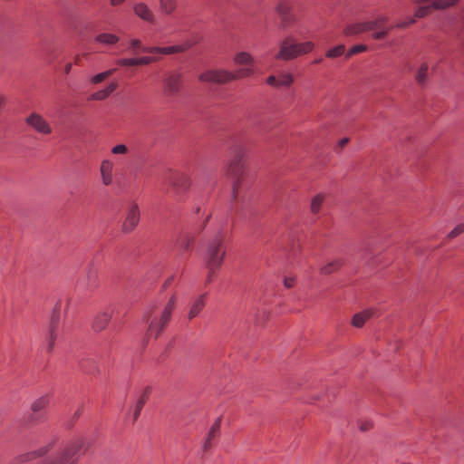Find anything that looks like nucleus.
Listing matches in <instances>:
<instances>
[{
  "mask_svg": "<svg viewBox=\"0 0 464 464\" xmlns=\"http://www.w3.org/2000/svg\"><path fill=\"white\" fill-rule=\"evenodd\" d=\"M175 304L176 296L172 295L162 308L156 304L148 307L143 315V320L148 324V336L157 338L160 334L170 320Z\"/></svg>",
  "mask_w": 464,
  "mask_h": 464,
  "instance_id": "nucleus-1",
  "label": "nucleus"
},
{
  "mask_svg": "<svg viewBox=\"0 0 464 464\" xmlns=\"http://www.w3.org/2000/svg\"><path fill=\"white\" fill-rule=\"evenodd\" d=\"M160 183L166 193L178 201L183 198L191 185L190 178L186 172L174 169L166 170L160 177Z\"/></svg>",
  "mask_w": 464,
  "mask_h": 464,
  "instance_id": "nucleus-2",
  "label": "nucleus"
},
{
  "mask_svg": "<svg viewBox=\"0 0 464 464\" xmlns=\"http://www.w3.org/2000/svg\"><path fill=\"white\" fill-rule=\"evenodd\" d=\"M388 21V17L384 15H379L375 19L371 21L355 22L348 24L343 33L346 35H355L370 31H373L372 38L375 40L384 39L389 31L392 27H387L385 24Z\"/></svg>",
  "mask_w": 464,
  "mask_h": 464,
  "instance_id": "nucleus-3",
  "label": "nucleus"
},
{
  "mask_svg": "<svg viewBox=\"0 0 464 464\" xmlns=\"http://www.w3.org/2000/svg\"><path fill=\"white\" fill-rule=\"evenodd\" d=\"M246 159L242 152L237 153L230 160L227 176L232 182V199L237 201L244 189L249 185L246 182V172L245 170Z\"/></svg>",
  "mask_w": 464,
  "mask_h": 464,
  "instance_id": "nucleus-4",
  "label": "nucleus"
},
{
  "mask_svg": "<svg viewBox=\"0 0 464 464\" xmlns=\"http://www.w3.org/2000/svg\"><path fill=\"white\" fill-rule=\"evenodd\" d=\"M227 251L224 246V236L217 234L207 245L204 252V262L210 275H215L221 268Z\"/></svg>",
  "mask_w": 464,
  "mask_h": 464,
  "instance_id": "nucleus-5",
  "label": "nucleus"
},
{
  "mask_svg": "<svg viewBox=\"0 0 464 464\" xmlns=\"http://www.w3.org/2000/svg\"><path fill=\"white\" fill-rule=\"evenodd\" d=\"M83 445L81 438L68 441L54 456L44 459L43 464H76Z\"/></svg>",
  "mask_w": 464,
  "mask_h": 464,
  "instance_id": "nucleus-6",
  "label": "nucleus"
},
{
  "mask_svg": "<svg viewBox=\"0 0 464 464\" xmlns=\"http://www.w3.org/2000/svg\"><path fill=\"white\" fill-rule=\"evenodd\" d=\"M25 123L34 131L43 136L52 134L53 128L47 120L38 112H31L24 120Z\"/></svg>",
  "mask_w": 464,
  "mask_h": 464,
  "instance_id": "nucleus-7",
  "label": "nucleus"
},
{
  "mask_svg": "<svg viewBox=\"0 0 464 464\" xmlns=\"http://www.w3.org/2000/svg\"><path fill=\"white\" fill-rule=\"evenodd\" d=\"M199 81L204 82L227 83L235 80L232 72L227 70H209L199 75Z\"/></svg>",
  "mask_w": 464,
  "mask_h": 464,
  "instance_id": "nucleus-8",
  "label": "nucleus"
},
{
  "mask_svg": "<svg viewBox=\"0 0 464 464\" xmlns=\"http://www.w3.org/2000/svg\"><path fill=\"white\" fill-rule=\"evenodd\" d=\"M276 59L283 61H290L297 56L296 42L292 36H286L279 44V51L276 54Z\"/></svg>",
  "mask_w": 464,
  "mask_h": 464,
  "instance_id": "nucleus-9",
  "label": "nucleus"
},
{
  "mask_svg": "<svg viewBox=\"0 0 464 464\" xmlns=\"http://www.w3.org/2000/svg\"><path fill=\"white\" fill-rule=\"evenodd\" d=\"M50 403V396L48 394L43 395L35 399L31 404L32 415L30 421L39 422L44 419V410Z\"/></svg>",
  "mask_w": 464,
  "mask_h": 464,
  "instance_id": "nucleus-10",
  "label": "nucleus"
},
{
  "mask_svg": "<svg viewBox=\"0 0 464 464\" xmlns=\"http://www.w3.org/2000/svg\"><path fill=\"white\" fill-rule=\"evenodd\" d=\"M195 42L188 41L183 44L173 45L169 47H143L142 52L147 53L172 54L181 53L190 48Z\"/></svg>",
  "mask_w": 464,
  "mask_h": 464,
  "instance_id": "nucleus-11",
  "label": "nucleus"
},
{
  "mask_svg": "<svg viewBox=\"0 0 464 464\" xmlns=\"http://www.w3.org/2000/svg\"><path fill=\"white\" fill-rule=\"evenodd\" d=\"M459 0H435L430 5L420 6L415 12L416 18H422L428 15L432 9H446L455 5Z\"/></svg>",
  "mask_w": 464,
  "mask_h": 464,
  "instance_id": "nucleus-12",
  "label": "nucleus"
},
{
  "mask_svg": "<svg viewBox=\"0 0 464 464\" xmlns=\"http://www.w3.org/2000/svg\"><path fill=\"white\" fill-rule=\"evenodd\" d=\"M294 76L290 72H281L277 75H270L266 83L276 88H288L294 83Z\"/></svg>",
  "mask_w": 464,
  "mask_h": 464,
  "instance_id": "nucleus-13",
  "label": "nucleus"
},
{
  "mask_svg": "<svg viewBox=\"0 0 464 464\" xmlns=\"http://www.w3.org/2000/svg\"><path fill=\"white\" fill-rule=\"evenodd\" d=\"M181 86V75L177 72L168 74L164 80V92L168 96H174L179 93Z\"/></svg>",
  "mask_w": 464,
  "mask_h": 464,
  "instance_id": "nucleus-14",
  "label": "nucleus"
},
{
  "mask_svg": "<svg viewBox=\"0 0 464 464\" xmlns=\"http://www.w3.org/2000/svg\"><path fill=\"white\" fill-rule=\"evenodd\" d=\"M140 221V209L137 204H132L127 213L126 218L122 224V231L130 233L134 230Z\"/></svg>",
  "mask_w": 464,
  "mask_h": 464,
  "instance_id": "nucleus-15",
  "label": "nucleus"
},
{
  "mask_svg": "<svg viewBox=\"0 0 464 464\" xmlns=\"http://www.w3.org/2000/svg\"><path fill=\"white\" fill-rule=\"evenodd\" d=\"M58 329H59V314L53 315L50 325H49V334L47 337V351L51 353L54 348V343L56 339L58 338Z\"/></svg>",
  "mask_w": 464,
  "mask_h": 464,
  "instance_id": "nucleus-16",
  "label": "nucleus"
},
{
  "mask_svg": "<svg viewBox=\"0 0 464 464\" xmlns=\"http://www.w3.org/2000/svg\"><path fill=\"white\" fill-rule=\"evenodd\" d=\"M53 443L50 442L36 450H33L27 453L21 454L15 458V461L17 462H26L33 460L36 458L43 457L46 455L52 449Z\"/></svg>",
  "mask_w": 464,
  "mask_h": 464,
  "instance_id": "nucleus-17",
  "label": "nucleus"
},
{
  "mask_svg": "<svg viewBox=\"0 0 464 464\" xmlns=\"http://www.w3.org/2000/svg\"><path fill=\"white\" fill-rule=\"evenodd\" d=\"M135 14L145 22L153 24L155 22V15L152 10L143 2L136 3L133 5Z\"/></svg>",
  "mask_w": 464,
  "mask_h": 464,
  "instance_id": "nucleus-18",
  "label": "nucleus"
},
{
  "mask_svg": "<svg viewBox=\"0 0 464 464\" xmlns=\"http://www.w3.org/2000/svg\"><path fill=\"white\" fill-rule=\"evenodd\" d=\"M112 314V308H107L105 311L98 313L92 323L93 329L96 332L103 330L111 320Z\"/></svg>",
  "mask_w": 464,
  "mask_h": 464,
  "instance_id": "nucleus-19",
  "label": "nucleus"
},
{
  "mask_svg": "<svg viewBox=\"0 0 464 464\" xmlns=\"http://www.w3.org/2000/svg\"><path fill=\"white\" fill-rule=\"evenodd\" d=\"M113 164L108 160H104L100 168L102 181L103 185L109 186L112 183Z\"/></svg>",
  "mask_w": 464,
  "mask_h": 464,
  "instance_id": "nucleus-20",
  "label": "nucleus"
},
{
  "mask_svg": "<svg viewBox=\"0 0 464 464\" xmlns=\"http://www.w3.org/2000/svg\"><path fill=\"white\" fill-rule=\"evenodd\" d=\"M220 425H221V420L218 418L215 420V422L210 427L208 436L203 443L204 451H208L211 448V446H212L211 441L216 437H218V435L219 433V430H220Z\"/></svg>",
  "mask_w": 464,
  "mask_h": 464,
  "instance_id": "nucleus-21",
  "label": "nucleus"
},
{
  "mask_svg": "<svg viewBox=\"0 0 464 464\" xmlns=\"http://www.w3.org/2000/svg\"><path fill=\"white\" fill-rule=\"evenodd\" d=\"M206 294H203L197 297L190 304L188 317L189 320L195 318L205 306Z\"/></svg>",
  "mask_w": 464,
  "mask_h": 464,
  "instance_id": "nucleus-22",
  "label": "nucleus"
},
{
  "mask_svg": "<svg viewBox=\"0 0 464 464\" xmlns=\"http://www.w3.org/2000/svg\"><path fill=\"white\" fill-rule=\"evenodd\" d=\"M120 38L113 34L103 33L96 36L95 41L105 45H113L119 42Z\"/></svg>",
  "mask_w": 464,
  "mask_h": 464,
  "instance_id": "nucleus-23",
  "label": "nucleus"
},
{
  "mask_svg": "<svg viewBox=\"0 0 464 464\" xmlns=\"http://www.w3.org/2000/svg\"><path fill=\"white\" fill-rule=\"evenodd\" d=\"M234 63L237 65H252L254 58L246 52H239L235 55Z\"/></svg>",
  "mask_w": 464,
  "mask_h": 464,
  "instance_id": "nucleus-24",
  "label": "nucleus"
},
{
  "mask_svg": "<svg viewBox=\"0 0 464 464\" xmlns=\"http://www.w3.org/2000/svg\"><path fill=\"white\" fill-rule=\"evenodd\" d=\"M343 265V262L341 259H334L332 261H329L324 266H323L320 268V272L323 275H330L335 271H337Z\"/></svg>",
  "mask_w": 464,
  "mask_h": 464,
  "instance_id": "nucleus-25",
  "label": "nucleus"
},
{
  "mask_svg": "<svg viewBox=\"0 0 464 464\" xmlns=\"http://www.w3.org/2000/svg\"><path fill=\"white\" fill-rule=\"evenodd\" d=\"M372 314V311L365 310L362 313L354 314L352 320L353 325L355 327H362L364 323L371 318Z\"/></svg>",
  "mask_w": 464,
  "mask_h": 464,
  "instance_id": "nucleus-26",
  "label": "nucleus"
},
{
  "mask_svg": "<svg viewBox=\"0 0 464 464\" xmlns=\"http://www.w3.org/2000/svg\"><path fill=\"white\" fill-rule=\"evenodd\" d=\"M150 392V389L147 388L143 394L140 397V399L138 400V401L136 402V405H135V410H134V412H133V421L137 420V419L139 418L140 414V411L148 399V393Z\"/></svg>",
  "mask_w": 464,
  "mask_h": 464,
  "instance_id": "nucleus-27",
  "label": "nucleus"
},
{
  "mask_svg": "<svg viewBox=\"0 0 464 464\" xmlns=\"http://www.w3.org/2000/svg\"><path fill=\"white\" fill-rule=\"evenodd\" d=\"M429 66L426 63H421L415 73V81L419 84H424L428 77Z\"/></svg>",
  "mask_w": 464,
  "mask_h": 464,
  "instance_id": "nucleus-28",
  "label": "nucleus"
},
{
  "mask_svg": "<svg viewBox=\"0 0 464 464\" xmlns=\"http://www.w3.org/2000/svg\"><path fill=\"white\" fill-rule=\"evenodd\" d=\"M116 71V68H111L102 72L97 73L91 77L90 82L92 84H98L111 76Z\"/></svg>",
  "mask_w": 464,
  "mask_h": 464,
  "instance_id": "nucleus-29",
  "label": "nucleus"
},
{
  "mask_svg": "<svg viewBox=\"0 0 464 464\" xmlns=\"http://www.w3.org/2000/svg\"><path fill=\"white\" fill-rule=\"evenodd\" d=\"M324 194H317L315 195L311 201V211L313 214H317L324 203Z\"/></svg>",
  "mask_w": 464,
  "mask_h": 464,
  "instance_id": "nucleus-30",
  "label": "nucleus"
},
{
  "mask_svg": "<svg viewBox=\"0 0 464 464\" xmlns=\"http://www.w3.org/2000/svg\"><path fill=\"white\" fill-rule=\"evenodd\" d=\"M194 243V237L190 235H184L178 242L179 247L183 251H189Z\"/></svg>",
  "mask_w": 464,
  "mask_h": 464,
  "instance_id": "nucleus-31",
  "label": "nucleus"
},
{
  "mask_svg": "<svg viewBox=\"0 0 464 464\" xmlns=\"http://www.w3.org/2000/svg\"><path fill=\"white\" fill-rule=\"evenodd\" d=\"M297 47V56L309 53L314 48V44L313 42H304V43H296Z\"/></svg>",
  "mask_w": 464,
  "mask_h": 464,
  "instance_id": "nucleus-32",
  "label": "nucleus"
},
{
  "mask_svg": "<svg viewBox=\"0 0 464 464\" xmlns=\"http://www.w3.org/2000/svg\"><path fill=\"white\" fill-rule=\"evenodd\" d=\"M160 6L163 13L170 14L176 7L175 0H160Z\"/></svg>",
  "mask_w": 464,
  "mask_h": 464,
  "instance_id": "nucleus-33",
  "label": "nucleus"
},
{
  "mask_svg": "<svg viewBox=\"0 0 464 464\" xmlns=\"http://www.w3.org/2000/svg\"><path fill=\"white\" fill-rule=\"evenodd\" d=\"M253 73L254 70L252 69L251 65H246V67L237 70L236 72H233L235 80L249 77Z\"/></svg>",
  "mask_w": 464,
  "mask_h": 464,
  "instance_id": "nucleus-34",
  "label": "nucleus"
},
{
  "mask_svg": "<svg viewBox=\"0 0 464 464\" xmlns=\"http://www.w3.org/2000/svg\"><path fill=\"white\" fill-rule=\"evenodd\" d=\"M344 50H345L344 45L339 44L334 48L329 49L326 52L325 56L327 58H336V57L341 56L344 53Z\"/></svg>",
  "mask_w": 464,
  "mask_h": 464,
  "instance_id": "nucleus-35",
  "label": "nucleus"
},
{
  "mask_svg": "<svg viewBox=\"0 0 464 464\" xmlns=\"http://www.w3.org/2000/svg\"><path fill=\"white\" fill-rule=\"evenodd\" d=\"M280 18L281 27L284 29L289 27L295 22V17L292 13L281 15Z\"/></svg>",
  "mask_w": 464,
  "mask_h": 464,
  "instance_id": "nucleus-36",
  "label": "nucleus"
},
{
  "mask_svg": "<svg viewBox=\"0 0 464 464\" xmlns=\"http://www.w3.org/2000/svg\"><path fill=\"white\" fill-rule=\"evenodd\" d=\"M279 16L292 13L291 5L286 2H281L276 6Z\"/></svg>",
  "mask_w": 464,
  "mask_h": 464,
  "instance_id": "nucleus-37",
  "label": "nucleus"
},
{
  "mask_svg": "<svg viewBox=\"0 0 464 464\" xmlns=\"http://www.w3.org/2000/svg\"><path fill=\"white\" fill-rule=\"evenodd\" d=\"M157 61L156 57L152 56H141L135 58V65H147Z\"/></svg>",
  "mask_w": 464,
  "mask_h": 464,
  "instance_id": "nucleus-38",
  "label": "nucleus"
},
{
  "mask_svg": "<svg viewBox=\"0 0 464 464\" xmlns=\"http://www.w3.org/2000/svg\"><path fill=\"white\" fill-rule=\"evenodd\" d=\"M110 95L107 93V92L105 91V89H102V90H100L96 92H93L91 96H90V100H92V101H104L106 100Z\"/></svg>",
  "mask_w": 464,
  "mask_h": 464,
  "instance_id": "nucleus-39",
  "label": "nucleus"
},
{
  "mask_svg": "<svg viewBox=\"0 0 464 464\" xmlns=\"http://www.w3.org/2000/svg\"><path fill=\"white\" fill-rule=\"evenodd\" d=\"M130 46L131 52L133 53H137L139 50L142 51V48L144 47L142 45L141 41L139 40V39H132V40H130Z\"/></svg>",
  "mask_w": 464,
  "mask_h": 464,
  "instance_id": "nucleus-40",
  "label": "nucleus"
},
{
  "mask_svg": "<svg viewBox=\"0 0 464 464\" xmlns=\"http://www.w3.org/2000/svg\"><path fill=\"white\" fill-rule=\"evenodd\" d=\"M115 63L119 66H136L135 58H121L118 59Z\"/></svg>",
  "mask_w": 464,
  "mask_h": 464,
  "instance_id": "nucleus-41",
  "label": "nucleus"
},
{
  "mask_svg": "<svg viewBox=\"0 0 464 464\" xmlns=\"http://www.w3.org/2000/svg\"><path fill=\"white\" fill-rule=\"evenodd\" d=\"M366 49H367L366 45H363V44L354 45L353 47H352L349 50L347 56L350 57L353 54L364 52V51H366Z\"/></svg>",
  "mask_w": 464,
  "mask_h": 464,
  "instance_id": "nucleus-42",
  "label": "nucleus"
},
{
  "mask_svg": "<svg viewBox=\"0 0 464 464\" xmlns=\"http://www.w3.org/2000/svg\"><path fill=\"white\" fill-rule=\"evenodd\" d=\"M87 276H88V280H89V284H88L87 287H95L97 285L96 284V277H97L96 272L92 269H89Z\"/></svg>",
  "mask_w": 464,
  "mask_h": 464,
  "instance_id": "nucleus-43",
  "label": "nucleus"
},
{
  "mask_svg": "<svg viewBox=\"0 0 464 464\" xmlns=\"http://www.w3.org/2000/svg\"><path fill=\"white\" fill-rule=\"evenodd\" d=\"M464 232V224L458 225L454 229L449 233L450 238H454Z\"/></svg>",
  "mask_w": 464,
  "mask_h": 464,
  "instance_id": "nucleus-44",
  "label": "nucleus"
},
{
  "mask_svg": "<svg viewBox=\"0 0 464 464\" xmlns=\"http://www.w3.org/2000/svg\"><path fill=\"white\" fill-rule=\"evenodd\" d=\"M372 427V422L371 420H362L360 422V430L362 431H367Z\"/></svg>",
  "mask_w": 464,
  "mask_h": 464,
  "instance_id": "nucleus-45",
  "label": "nucleus"
},
{
  "mask_svg": "<svg viewBox=\"0 0 464 464\" xmlns=\"http://www.w3.org/2000/svg\"><path fill=\"white\" fill-rule=\"evenodd\" d=\"M118 88V83L116 82H110L104 89L109 95H111L116 89Z\"/></svg>",
  "mask_w": 464,
  "mask_h": 464,
  "instance_id": "nucleus-46",
  "label": "nucleus"
},
{
  "mask_svg": "<svg viewBox=\"0 0 464 464\" xmlns=\"http://www.w3.org/2000/svg\"><path fill=\"white\" fill-rule=\"evenodd\" d=\"M415 23V19L414 18H411L409 21L407 22H399L396 24L395 27L397 28H405L407 26H409L410 24H412Z\"/></svg>",
  "mask_w": 464,
  "mask_h": 464,
  "instance_id": "nucleus-47",
  "label": "nucleus"
},
{
  "mask_svg": "<svg viewBox=\"0 0 464 464\" xmlns=\"http://www.w3.org/2000/svg\"><path fill=\"white\" fill-rule=\"evenodd\" d=\"M127 152V147H113L112 153L124 154Z\"/></svg>",
  "mask_w": 464,
  "mask_h": 464,
  "instance_id": "nucleus-48",
  "label": "nucleus"
},
{
  "mask_svg": "<svg viewBox=\"0 0 464 464\" xmlns=\"http://www.w3.org/2000/svg\"><path fill=\"white\" fill-rule=\"evenodd\" d=\"M284 285L286 288H291L295 285V279L291 277H285Z\"/></svg>",
  "mask_w": 464,
  "mask_h": 464,
  "instance_id": "nucleus-49",
  "label": "nucleus"
},
{
  "mask_svg": "<svg viewBox=\"0 0 464 464\" xmlns=\"http://www.w3.org/2000/svg\"><path fill=\"white\" fill-rule=\"evenodd\" d=\"M124 2H125V0H110L111 5L113 6L120 5Z\"/></svg>",
  "mask_w": 464,
  "mask_h": 464,
  "instance_id": "nucleus-50",
  "label": "nucleus"
},
{
  "mask_svg": "<svg viewBox=\"0 0 464 464\" xmlns=\"http://www.w3.org/2000/svg\"><path fill=\"white\" fill-rule=\"evenodd\" d=\"M82 412V407H79L73 414V418L77 419Z\"/></svg>",
  "mask_w": 464,
  "mask_h": 464,
  "instance_id": "nucleus-51",
  "label": "nucleus"
},
{
  "mask_svg": "<svg viewBox=\"0 0 464 464\" xmlns=\"http://www.w3.org/2000/svg\"><path fill=\"white\" fill-rule=\"evenodd\" d=\"M349 141H350V140L348 138H343L340 140L339 145H341V146L346 145Z\"/></svg>",
  "mask_w": 464,
  "mask_h": 464,
  "instance_id": "nucleus-52",
  "label": "nucleus"
},
{
  "mask_svg": "<svg viewBox=\"0 0 464 464\" xmlns=\"http://www.w3.org/2000/svg\"><path fill=\"white\" fill-rule=\"evenodd\" d=\"M215 275H210V270H208L207 283H210Z\"/></svg>",
  "mask_w": 464,
  "mask_h": 464,
  "instance_id": "nucleus-53",
  "label": "nucleus"
},
{
  "mask_svg": "<svg viewBox=\"0 0 464 464\" xmlns=\"http://www.w3.org/2000/svg\"><path fill=\"white\" fill-rule=\"evenodd\" d=\"M71 69H72V64L68 63V64L65 65L64 71H65L66 73H69Z\"/></svg>",
  "mask_w": 464,
  "mask_h": 464,
  "instance_id": "nucleus-54",
  "label": "nucleus"
},
{
  "mask_svg": "<svg viewBox=\"0 0 464 464\" xmlns=\"http://www.w3.org/2000/svg\"><path fill=\"white\" fill-rule=\"evenodd\" d=\"M322 61H323V59H322V58H318V59H315V60L314 61V63H320Z\"/></svg>",
  "mask_w": 464,
  "mask_h": 464,
  "instance_id": "nucleus-55",
  "label": "nucleus"
},
{
  "mask_svg": "<svg viewBox=\"0 0 464 464\" xmlns=\"http://www.w3.org/2000/svg\"><path fill=\"white\" fill-rule=\"evenodd\" d=\"M172 277L169 278L167 283H169L171 281Z\"/></svg>",
  "mask_w": 464,
  "mask_h": 464,
  "instance_id": "nucleus-56",
  "label": "nucleus"
}]
</instances>
